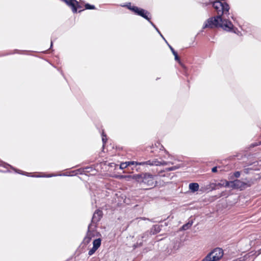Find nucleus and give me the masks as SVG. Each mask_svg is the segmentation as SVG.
Returning a JSON list of instances; mask_svg holds the SVG:
<instances>
[{
  "mask_svg": "<svg viewBox=\"0 0 261 261\" xmlns=\"http://www.w3.org/2000/svg\"><path fill=\"white\" fill-rule=\"evenodd\" d=\"M205 28H221L227 32L233 33L238 35L241 34V32L233 25L229 19L224 18L223 17H221V20L218 19L212 22L204 23L203 29Z\"/></svg>",
  "mask_w": 261,
  "mask_h": 261,
  "instance_id": "f257e3e1",
  "label": "nucleus"
},
{
  "mask_svg": "<svg viewBox=\"0 0 261 261\" xmlns=\"http://www.w3.org/2000/svg\"><path fill=\"white\" fill-rule=\"evenodd\" d=\"M212 6L214 9L217 15L216 16H212L208 18L204 23H209L213 21L220 19L223 16H227L230 14V6L226 2H221L218 0H215L212 3Z\"/></svg>",
  "mask_w": 261,
  "mask_h": 261,
  "instance_id": "f03ea898",
  "label": "nucleus"
},
{
  "mask_svg": "<svg viewBox=\"0 0 261 261\" xmlns=\"http://www.w3.org/2000/svg\"><path fill=\"white\" fill-rule=\"evenodd\" d=\"M139 175H140V179L137 183H139L140 185L150 187V188L158 186V175L149 172H142L139 173Z\"/></svg>",
  "mask_w": 261,
  "mask_h": 261,
  "instance_id": "7ed1b4c3",
  "label": "nucleus"
},
{
  "mask_svg": "<svg viewBox=\"0 0 261 261\" xmlns=\"http://www.w3.org/2000/svg\"><path fill=\"white\" fill-rule=\"evenodd\" d=\"M0 167H3L5 170H3L0 169V172H10V171L8 170V167H10L11 169H12L13 170H14L15 173L25 175L27 176H31V177H51L53 176H57V175H53V174H45L43 175H30V173L23 171L22 170L16 169L14 168L13 166L10 165V164L6 163L5 162H4L2 161H0Z\"/></svg>",
  "mask_w": 261,
  "mask_h": 261,
  "instance_id": "20e7f679",
  "label": "nucleus"
},
{
  "mask_svg": "<svg viewBox=\"0 0 261 261\" xmlns=\"http://www.w3.org/2000/svg\"><path fill=\"white\" fill-rule=\"evenodd\" d=\"M96 226L90 223L88 226V230L86 236L85 237L82 244H83L84 245L88 244L92 238L94 237L101 236L100 232H98L96 230Z\"/></svg>",
  "mask_w": 261,
  "mask_h": 261,
  "instance_id": "39448f33",
  "label": "nucleus"
},
{
  "mask_svg": "<svg viewBox=\"0 0 261 261\" xmlns=\"http://www.w3.org/2000/svg\"><path fill=\"white\" fill-rule=\"evenodd\" d=\"M233 180L230 181H228L226 179L221 180V182L218 184L211 183L206 185L205 189L210 191L217 189L218 187H224L226 188H231L233 189Z\"/></svg>",
  "mask_w": 261,
  "mask_h": 261,
  "instance_id": "423d86ee",
  "label": "nucleus"
},
{
  "mask_svg": "<svg viewBox=\"0 0 261 261\" xmlns=\"http://www.w3.org/2000/svg\"><path fill=\"white\" fill-rule=\"evenodd\" d=\"M252 184L253 181L251 179L250 180H247V181H241L239 179H234L233 182V189H239L240 191H243L250 187Z\"/></svg>",
  "mask_w": 261,
  "mask_h": 261,
  "instance_id": "0eeeda50",
  "label": "nucleus"
},
{
  "mask_svg": "<svg viewBox=\"0 0 261 261\" xmlns=\"http://www.w3.org/2000/svg\"><path fill=\"white\" fill-rule=\"evenodd\" d=\"M122 7H125L128 10L133 12L135 15L141 16L143 13L145 11V9L138 7L136 6H132L130 2H127L120 5Z\"/></svg>",
  "mask_w": 261,
  "mask_h": 261,
  "instance_id": "6e6552de",
  "label": "nucleus"
},
{
  "mask_svg": "<svg viewBox=\"0 0 261 261\" xmlns=\"http://www.w3.org/2000/svg\"><path fill=\"white\" fill-rule=\"evenodd\" d=\"M210 252L212 253V260L218 261L224 255L223 250L219 247H217L212 250Z\"/></svg>",
  "mask_w": 261,
  "mask_h": 261,
  "instance_id": "1a4fd4ad",
  "label": "nucleus"
},
{
  "mask_svg": "<svg viewBox=\"0 0 261 261\" xmlns=\"http://www.w3.org/2000/svg\"><path fill=\"white\" fill-rule=\"evenodd\" d=\"M141 17L148 21L158 33L160 32L159 29L156 27L154 23L151 21V14L149 11L146 10Z\"/></svg>",
  "mask_w": 261,
  "mask_h": 261,
  "instance_id": "9d476101",
  "label": "nucleus"
},
{
  "mask_svg": "<svg viewBox=\"0 0 261 261\" xmlns=\"http://www.w3.org/2000/svg\"><path fill=\"white\" fill-rule=\"evenodd\" d=\"M102 216V212L99 210H96L93 214L91 223L93 225L98 223Z\"/></svg>",
  "mask_w": 261,
  "mask_h": 261,
  "instance_id": "9b49d317",
  "label": "nucleus"
},
{
  "mask_svg": "<svg viewBox=\"0 0 261 261\" xmlns=\"http://www.w3.org/2000/svg\"><path fill=\"white\" fill-rule=\"evenodd\" d=\"M120 179H126L128 181L134 180L135 182H137L139 180L140 175L139 174H134L133 175H121L119 176Z\"/></svg>",
  "mask_w": 261,
  "mask_h": 261,
  "instance_id": "f8f14e48",
  "label": "nucleus"
},
{
  "mask_svg": "<svg viewBox=\"0 0 261 261\" xmlns=\"http://www.w3.org/2000/svg\"><path fill=\"white\" fill-rule=\"evenodd\" d=\"M72 5H69L73 13H76L77 12V9L82 8L81 5L79 4L78 1L76 0H71Z\"/></svg>",
  "mask_w": 261,
  "mask_h": 261,
  "instance_id": "ddd939ff",
  "label": "nucleus"
},
{
  "mask_svg": "<svg viewBox=\"0 0 261 261\" xmlns=\"http://www.w3.org/2000/svg\"><path fill=\"white\" fill-rule=\"evenodd\" d=\"M140 165H150V166H160V162L158 159L149 160L145 162H141L139 163Z\"/></svg>",
  "mask_w": 261,
  "mask_h": 261,
  "instance_id": "4468645a",
  "label": "nucleus"
},
{
  "mask_svg": "<svg viewBox=\"0 0 261 261\" xmlns=\"http://www.w3.org/2000/svg\"><path fill=\"white\" fill-rule=\"evenodd\" d=\"M163 226L162 225H154L151 227L150 231V235H154L159 233L161 230V227Z\"/></svg>",
  "mask_w": 261,
  "mask_h": 261,
  "instance_id": "2eb2a0df",
  "label": "nucleus"
},
{
  "mask_svg": "<svg viewBox=\"0 0 261 261\" xmlns=\"http://www.w3.org/2000/svg\"><path fill=\"white\" fill-rule=\"evenodd\" d=\"M199 188V184L197 182H191L189 185V190L192 193H195L198 191Z\"/></svg>",
  "mask_w": 261,
  "mask_h": 261,
  "instance_id": "dca6fc26",
  "label": "nucleus"
},
{
  "mask_svg": "<svg viewBox=\"0 0 261 261\" xmlns=\"http://www.w3.org/2000/svg\"><path fill=\"white\" fill-rule=\"evenodd\" d=\"M193 223V220H189V221L188 222H187L186 223L184 224L180 228V230L185 231V230H187L189 229L192 226Z\"/></svg>",
  "mask_w": 261,
  "mask_h": 261,
  "instance_id": "f3484780",
  "label": "nucleus"
},
{
  "mask_svg": "<svg viewBox=\"0 0 261 261\" xmlns=\"http://www.w3.org/2000/svg\"><path fill=\"white\" fill-rule=\"evenodd\" d=\"M101 239L100 238L94 239L92 242L93 246L99 248L101 244Z\"/></svg>",
  "mask_w": 261,
  "mask_h": 261,
  "instance_id": "a211bd4d",
  "label": "nucleus"
},
{
  "mask_svg": "<svg viewBox=\"0 0 261 261\" xmlns=\"http://www.w3.org/2000/svg\"><path fill=\"white\" fill-rule=\"evenodd\" d=\"M143 241L144 240H141V239L139 238L136 243L134 244L133 246L134 249H136L138 247H141L143 245Z\"/></svg>",
  "mask_w": 261,
  "mask_h": 261,
  "instance_id": "6ab92c4d",
  "label": "nucleus"
},
{
  "mask_svg": "<svg viewBox=\"0 0 261 261\" xmlns=\"http://www.w3.org/2000/svg\"><path fill=\"white\" fill-rule=\"evenodd\" d=\"M161 176H163V177H167L170 180L173 179L174 178L175 176H176V175L174 173H168V172L164 173V174H162Z\"/></svg>",
  "mask_w": 261,
  "mask_h": 261,
  "instance_id": "aec40b11",
  "label": "nucleus"
},
{
  "mask_svg": "<svg viewBox=\"0 0 261 261\" xmlns=\"http://www.w3.org/2000/svg\"><path fill=\"white\" fill-rule=\"evenodd\" d=\"M28 51L27 50H18V49H14L13 52H9L6 54L0 55V57L1 56H7L9 55H12L14 54H21L22 52H25Z\"/></svg>",
  "mask_w": 261,
  "mask_h": 261,
  "instance_id": "412c9836",
  "label": "nucleus"
},
{
  "mask_svg": "<svg viewBox=\"0 0 261 261\" xmlns=\"http://www.w3.org/2000/svg\"><path fill=\"white\" fill-rule=\"evenodd\" d=\"M101 138H102V148H103V149H104L105 145L107 142V137L106 134L105 133L103 130L102 131V132L101 133Z\"/></svg>",
  "mask_w": 261,
  "mask_h": 261,
  "instance_id": "4be33fe9",
  "label": "nucleus"
},
{
  "mask_svg": "<svg viewBox=\"0 0 261 261\" xmlns=\"http://www.w3.org/2000/svg\"><path fill=\"white\" fill-rule=\"evenodd\" d=\"M149 236H151L150 234V232H149L148 231H145V232H144L142 234H141L139 237H140L141 240H143V239H145V241H146L148 238Z\"/></svg>",
  "mask_w": 261,
  "mask_h": 261,
  "instance_id": "5701e85b",
  "label": "nucleus"
},
{
  "mask_svg": "<svg viewBox=\"0 0 261 261\" xmlns=\"http://www.w3.org/2000/svg\"><path fill=\"white\" fill-rule=\"evenodd\" d=\"M241 175V171H237L233 173L232 175H230V179L232 180L234 177L239 178Z\"/></svg>",
  "mask_w": 261,
  "mask_h": 261,
  "instance_id": "b1692460",
  "label": "nucleus"
},
{
  "mask_svg": "<svg viewBox=\"0 0 261 261\" xmlns=\"http://www.w3.org/2000/svg\"><path fill=\"white\" fill-rule=\"evenodd\" d=\"M212 253L209 252L201 261H213L212 258Z\"/></svg>",
  "mask_w": 261,
  "mask_h": 261,
  "instance_id": "393cba45",
  "label": "nucleus"
},
{
  "mask_svg": "<svg viewBox=\"0 0 261 261\" xmlns=\"http://www.w3.org/2000/svg\"><path fill=\"white\" fill-rule=\"evenodd\" d=\"M85 9L86 10H94L96 9V7L93 5H91L89 3H86L85 5Z\"/></svg>",
  "mask_w": 261,
  "mask_h": 261,
  "instance_id": "a878e982",
  "label": "nucleus"
},
{
  "mask_svg": "<svg viewBox=\"0 0 261 261\" xmlns=\"http://www.w3.org/2000/svg\"><path fill=\"white\" fill-rule=\"evenodd\" d=\"M140 162H136V161H127L126 162V165L125 166H127L128 167H131L133 165H140V164H139Z\"/></svg>",
  "mask_w": 261,
  "mask_h": 261,
  "instance_id": "bb28decb",
  "label": "nucleus"
},
{
  "mask_svg": "<svg viewBox=\"0 0 261 261\" xmlns=\"http://www.w3.org/2000/svg\"><path fill=\"white\" fill-rule=\"evenodd\" d=\"M97 249H98V248H97L95 246H93V247L91 249H90V250H89L88 255L89 256L92 255L93 254L95 253V252H96V251Z\"/></svg>",
  "mask_w": 261,
  "mask_h": 261,
  "instance_id": "cd10ccee",
  "label": "nucleus"
},
{
  "mask_svg": "<svg viewBox=\"0 0 261 261\" xmlns=\"http://www.w3.org/2000/svg\"><path fill=\"white\" fill-rule=\"evenodd\" d=\"M178 168H179V166H172V167H170L166 168L165 170H164V171L169 172V171L175 170L177 169Z\"/></svg>",
  "mask_w": 261,
  "mask_h": 261,
  "instance_id": "c85d7f7f",
  "label": "nucleus"
},
{
  "mask_svg": "<svg viewBox=\"0 0 261 261\" xmlns=\"http://www.w3.org/2000/svg\"><path fill=\"white\" fill-rule=\"evenodd\" d=\"M181 67L182 68V70L181 71L182 74H184V75H185L186 76H188V73L187 72V67L184 64H181Z\"/></svg>",
  "mask_w": 261,
  "mask_h": 261,
  "instance_id": "c756f323",
  "label": "nucleus"
},
{
  "mask_svg": "<svg viewBox=\"0 0 261 261\" xmlns=\"http://www.w3.org/2000/svg\"><path fill=\"white\" fill-rule=\"evenodd\" d=\"M260 254H261V248L259 249L257 251H256L255 252H253V251H251L249 253V256H251L254 255H255V257L258 256Z\"/></svg>",
  "mask_w": 261,
  "mask_h": 261,
  "instance_id": "7c9ffc66",
  "label": "nucleus"
},
{
  "mask_svg": "<svg viewBox=\"0 0 261 261\" xmlns=\"http://www.w3.org/2000/svg\"><path fill=\"white\" fill-rule=\"evenodd\" d=\"M173 55L174 56V60L181 66V64H183L182 63V62L178 55L177 52Z\"/></svg>",
  "mask_w": 261,
  "mask_h": 261,
  "instance_id": "2f4dec72",
  "label": "nucleus"
},
{
  "mask_svg": "<svg viewBox=\"0 0 261 261\" xmlns=\"http://www.w3.org/2000/svg\"><path fill=\"white\" fill-rule=\"evenodd\" d=\"M212 2H213L211 0H208V1L200 2V3L201 4L202 7H205L209 5H212Z\"/></svg>",
  "mask_w": 261,
  "mask_h": 261,
  "instance_id": "473e14b6",
  "label": "nucleus"
},
{
  "mask_svg": "<svg viewBox=\"0 0 261 261\" xmlns=\"http://www.w3.org/2000/svg\"><path fill=\"white\" fill-rule=\"evenodd\" d=\"M73 172H77V174L79 173L80 174H86L84 168H81L76 170L73 171Z\"/></svg>",
  "mask_w": 261,
  "mask_h": 261,
  "instance_id": "72a5a7b5",
  "label": "nucleus"
},
{
  "mask_svg": "<svg viewBox=\"0 0 261 261\" xmlns=\"http://www.w3.org/2000/svg\"><path fill=\"white\" fill-rule=\"evenodd\" d=\"M84 171L86 172H90L93 170L94 169V168L92 166H87L86 167H84Z\"/></svg>",
  "mask_w": 261,
  "mask_h": 261,
  "instance_id": "f704fd0d",
  "label": "nucleus"
},
{
  "mask_svg": "<svg viewBox=\"0 0 261 261\" xmlns=\"http://www.w3.org/2000/svg\"><path fill=\"white\" fill-rule=\"evenodd\" d=\"M126 162L121 163L120 165V169H124L126 168H128L127 166H125L126 165Z\"/></svg>",
  "mask_w": 261,
  "mask_h": 261,
  "instance_id": "c9c22d12",
  "label": "nucleus"
},
{
  "mask_svg": "<svg viewBox=\"0 0 261 261\" xmlns=\"http://www.w3.org/2000/svg\"><path fill=\"white\" fill-rule=\"evenodd\" d=\"M167 44L168 45L169 48H170V50L171 51L172 54H174L175 53H177L176 50L172 47L171 45H170L168 42H166Z\"/></svg>",
  "mask_w": 261,
  "mask_h": 261,
  "instance_id": "e433bc0d",
  "label": "nucleus"
},
{
  "mask_svg": "<svg viewBox=\"0 0 261 261\" xmlns=\"http://www.w3.org/2000/svg\"><path fill=\"white\" fill-rule=\"evenodd\" d=\"M261 144H259V141L258 143L255 142L251 144L250 145V148H253L254 147H256L258 145H260Z\"/></svg>",
  "mask_w": 261,
  "mask_h": 261,
  "instance_id": "4c0bfd02",
  "label": "nucleus"
},
{
  "mask_svg": "<svg viewBox=\"0 0 261 261\" xmlns=\"http://www.w3.org/2000/svg\"><path fill=\"white\" fill-rule=\"evenodd\" d=\"M61 1L63 2H64L68 6H69V5H72L71 0H61Z\"/></svg>",
  "mask_w": 261,
  "mask_h": 261,
  "instance_id": "58836bf2",
  "label": "nucleus"
},
{
  "mask_svg": "<svg viewBox=\"0 0 261 261\" xmlns=\"http://www.w3.org/2000/svg\"><path fill=\"white\" fill-rule=\"evenodd\" d=\"M247 255H245L244 257H239L237 259L233 260L232 261H245V257H246Z\"/></svg>",
  "mask_w": 261,
  "mask_h": 261,
  "instance_id": "ea45409f",
  "label": "nucleus"
},
{
  "mask_svg": "<svg viewBox=\"0 0 261 261\" xmlns=\"http://www.w3.org/2000/svg\"><path fill=\"white\" fill-rule=\"evenodd\" d=\"M218 171V166H215L212 168V172L213 173H216Z\"/></svg>",
  "mask_w": 261,
  "mask_h": 261,
  "instance_id": "a19ab883",
  "label": "nucleus"
},
{
  "mask_svg": "<svg viewBox=\"0 0 261 261\" xmlns=\"http://www.w3.org/2000/svg\"><path fill=\"white\" fill-rule=\"evenodd\" d=\"M160 36L162 37V38L165 41V42L166 43L167 41L166 40V39L164 38L161 32L160 31L159 33H158Z\"/></svg>",
  "mask_w": 261,
  "mask_h": 261,
  "instance_id": "79ce46f5",
  "label": "nucleus"
},
{
  "mask_svg": "<svg viewBox=\"0 0 261 261\" xmlns=\"http://www.w3.org/2000/svg\"><path fill=\"white\" fill-rule=\"evenodd\" d=\"M159 162L160 163V166H161V165H166L167 164V163L166 161H159Z\"/></svg>",
  "mask_w": 261,
  "mask_h": 261,
  "instance_id": "37998d69",
  "label": "nucleus"
},
{
  "mask_svg": "<svg viewBox=\"0 0 261 261\" xmlns=\"http://www.w3.org/2000/svg\"><path fill=\"white\" fill-rule=\"evenodd\" d=\"M251 168H245L244 169V172L246 173V174H248L249 173V170H250Z\"/></svg>",
  "mask_w": 261,
  "mask_h": 261,
  "instance_id": "c03bdc74",
  "label": "nucleus"
},
{
  "mask_svg": "<svg viewBox=\"0 0 261 261\" xmlns=\"http://www.w3.org/2000/svg\"><path fill=\"white\" fill-rule=\"evenodd\" d=\"M58 176H71L70 175H68L66 173L60 174L58 175Z\"/></svg>",
  "mask_w": 261,
  "mask_h": 261,
  "instance_id": "a18cd8bd",
  "label": "nucleus"
},
{
  "mask_svg": "<svg viewBox=\"0 0 261 261\" xmlns=\"http://www.w3.org/2000/svg\"><path fill=\"white\" fill-rule=\"evenodd\" d=\"M230 17L234 21H236V18L233 15L231 16Z\"/></svg>",
  "mask_w": 261,
  "mask_h": 261,
  "instance_id": "49530a36",
  "label": "nucleus"
},
{
  "mask_svg": "<svg viewBox=\"0 0 261 261\" xmlns=\"http://www.w3.org/2000/svg\"><path fill=\"white\" fill-rule=\"evenodd\" d=\"M53 46V42L52 41H51L50 46L49 49H50L51 48H52Z\"/></svg>",
  "mask_w": 261,
  "mask_h": 261,
  "instance_id": "de8ad7c7",
  "label": "nucleus"
},
{
  "mask_svg": "<svg viewBox=\"0 0 261 261\" xmlns=\"http://www.w3.org/2000/svg\"><path fill=\"white\" fill-rule=\"evenodd\" d=\"M168 223L165 222H164V225H162L163 226H168Z\"/></svg>",
  "mask_w": 261,
  "mask_h": 261,
  "instance_id": "09e8293b",
  "label": "nucleus"
},
{
  "mask_svg": "<svg viewBox=\"0 0 261 261\" xmlns=\"http://www.w3.org/2000/svg\"><path fill=\"white\" fill-rule=\"evenodd\" d=\"M162 149H164V147L162 145H161V148H160V149L162 150Z\"/></svg>",
  "mask_w": 261,
  "mask_h": 261,
  "instance_id": "8fccbe9b",
  "label": "nucleus"
},
{
  "mask_svg": "<svg viewBox=\"0 0 261 261\" xmlns=\"http://www.w3.org/2000/svg\"><path fill=\"white\" fill-rule=\"evenodd\" d=\"M61 74L63 75V76L65 78V76H64V73H63V71H62V70L61 71Z\"/></svg>",
  "mask_w": 261,
  "mask_h": 261,
  "instance_id": "3c124183",
  "label": "nucleus"
},
{
  "mask_svg": "<svg viewBox=\"0 0 261 261\" xmlns=\"http://www.w3.org/2000/svg\"><path fill=\"white\" fill-rule=\"evenodd\" d=\"M72 173H75V175L77 174V172H73V171H72Z\"/></svg>",
  "mask_w": 261,
  "mask_h": 261,
  "instance_id": "603ef678",
  "label": "nucleus"
},
{
  "mask_svg": "<svg viewBox=\"0 0 261 261\" xmlns=\"http://www.w3.org/2000/svg\"><path fill=\"white\" fill-rule=\"evenodd\" d=\"M83 11V10H80V11H79V12H81V11Z\"/></svg>",
  "mask_w": 261,
  "mask_h": 261,
  "instance_id": "864d4df0",
  "label": "nucleus"
},
{
  "mask_svg": "<svg viewBox=\"0 0 261 261\" xmlns=\"http://www.w3.org/2000/svg\"><path fill=\"white\" fill-rule=\"evenodd\" d=\"M160 78L158 77L156 80H159Z\"/></svg>",
  "mask_w": 261,
  "mask_h": 261,
  "instance_id": "5fc2aeb1",
  "label": "nucleus"
},
{
  "mask_svg": "<svg viewBox=\"0 0 261 261\" xmlns=\"http://www.w3.org/2000/svg\"><path fill=\"white\" fill-rule=\"evenodd\" d=\"M259 144H261V141H259Z\"/></svg>",
  "mask_w": 261,
  "mask_h": 261,
  "instance_id": "6e6d98bb",
  "label": "nucleus"
}]
</instances>
